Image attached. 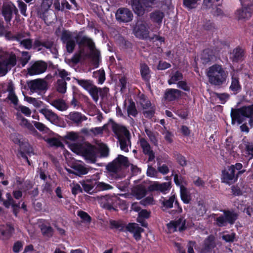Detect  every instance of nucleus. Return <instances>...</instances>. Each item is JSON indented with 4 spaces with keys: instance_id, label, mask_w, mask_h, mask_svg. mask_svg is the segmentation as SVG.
I'll list each match as a JSON object with an SVG mask.
<instances>
[{
    "instance_id": "nucleus-1",
    "label": "nucleus",
    "mask_w": 253,
    "mask_h": 253,
    "mask_svg": "<svg viewBox=\"0 0 253 253\" xmlns=\"http://www.w3.org/2000/svg\"><path fill=\"white\" fill-rule=\"evenodd\" d=\"M231 117L232 123L236 121L239 125L244 121V117L249 118V123L251 127H253V104L243 106L238 109L232 108Z\"/></svg>"
},
{
    "instance_id": "nucleus-2",
    "label": "nucleus",
    "mask_w": 253,
    "mask_h": 253,
    "mask_svg": "<svg viewBox=\"0 0 253 253\" xmlns=\"http://www.w3.org/2000/svg\"><path fill=\"white\" fill-rule=\"evenodd\" d=\"M207 76L210 83L217 86L221 85L225 82L227 77L222 65L217 64L212 65L209 68Z\"/></svg>"
},
{
    "instance_id": "nucleus-3",
    "label": "nucleus",
    "mask_w": 253,
    "mask_h": 253,
    "mask_svg": "<svg viewBox=\"0 0 253 253\" xmlns=\"http://www.w3.org/2000/svg\"><path fill=\"white\" fill-rule=\"evenodd\" d=\"M71 150L74 152L81 154L90 163H94L96 161L95 147L89 143L85 145L73 144L71 145Z\"/></svg>"
},
{
    "instance_id": "nucleus-4",
    "label": "nucleus",
    "mask_w": 253,
    "mask_h": 253,
    "mask_svg": "<svg viewBox=\"0 0 253 253\" xmlns=\"http://www.w3.org/2000/svg\"><path fill=\"white\" fill-rule=\"evenodd\" d=\"M223 215L217 217L215 221L216 225L219 227L226 226L228 224L233 225L239 217V214L234 210H224Z\"/></svg>"
},
{
    "instance_id": "nucleus-5",
    "label": "nucleus",
    "mask_w": 253,
    "mask_h": 253,
    "mask_svg": "<svg viewBox=\"0 0 253 253\" xmlns=\"http://www.w3.org/2000/svg\"><path fill=\"white\" fill-rule=\"evenodd\" d=\"M128 164L127 158L123 155H119L112 162L107 164L106 169L109 172L117 173L121 170L123 166L127 167Z\"/></svg>"
},
{
    "instance_id": "nucleus-6",
    "label": "nucleus",
    "mask_w": 253,
    "mask_h": 253,
    "mask_svg": "<svg viewBox=\"0 0 253 253\" xmlns=\"http://www.w3.org/2000/svg\"><path fill=\"white\" fill-rule=\"evenodd\" d=\"M1 14L6 22L9 23L12 18L13 14L17 15L18 10L13 2L10 1H5L2 4Z\"/></svg>"
},
{
    "instance_id": "nucleus-7",
    "label": "nucleus",
    "mask_w": 253,
    "mask_h": 253,
    "mask_svg": "<svg viewBox=\"0 0 253 253\" xmlns=\"http://www.w3.org/2000/svg\"><path fill=\"white\" fill-rule=\"evenodd\" d=\"M102 207L109 211H118V205L120 204V199L116 196L105 195L101 198Z\"/></svg>"
},
{
    "instance_id": "nucleus-8",
    "label": "nucleus",
    "mask_w": 253,
    "mask_h": 253,
    "mask_svg": "<svg viewBox=\"0 0 253 253\" xmlns=\"http://www.w3.org/2000/svg\"><path fill=\"white\" fill-rule=\"evenodd\" d=\"M74 38L75 37H73L71 32L66 30L62 31L61 40L63 43L66 44V50L69 53H72L76 47V41Z\"/></svg>"
},
{
    "instance_id": "nucleus-9",
    "label": "nucleus",
    "mask_w": 253,
    "mask_h": 253,
    "mask_svg": "<svg viewBox=\"0 0 253 253\" xmlns=\"http://www.w3.org/2000/svg\"><path fill=\"white\" fill-rule=\"evenodd\" d=\"M220 180L222 183L230 185L238 180V176H235L233 168L227 167L221 171Z\"/></svg>"
},
{
    "instance_id": "nucleus-10",
    "label": "nucleus",
    "mask_w": 253,
    "mask_h": 253,
    "mask_svg": "<svg viewBox=\"0 0 253 253\" xmlns=\"http://www.w3.org/2000/svg\"><path fill=\"white\" fill-rule=\"evenodd\" d=\"M246 48L238 45L234 48L230 54V59L233 63H239L243 62L246 58Z\"/></svg>"
},
{
    "instance_id": "nucleus-11",
    "label": "nucleus",
    "mask_w": 253,
    "mask_h": 253,
    "mask_svg": "<svg viewBox=\"0 0 253 253\" xmlns=\"http://www.w3.org/2000/svg\"><path fill=\"white\" fill-rule=\"evenodd\" d=\"M138 143L142 149L143 154L148 156V161H154L155 158V153L146 139L144 137L139 138Z\"/></svg>"
},
{
    "instance_id": "nucleus-12",
    "label": "nucleus",
    "mask_w": 253,
    "mask_h": 253,
    "mask_svg": "<svg viewBox=\"0 0 253 253\" xmlns=\"http://www.w3.org/2000/svg\"><path fill=\"white\" fill-rule=\"evenodd\" d=\"M186 220L182 216L174 220H171L167 224V228L169 230L172 231L173 232L178 231L182 232L187 229L186 226Z\"/></svg>"
},
{
    "instance_id": "nucleus-13",
    "label": "nucleus",
    "mask_w": 253,
    "mask_h": 253,
    "mask_svg": "<svg viewBox=\"0 0 253 253\" xmlns=\"http://www.w3.org/2000/svg\"><path fill=\"white\" fill-rule=\"evenodd\" d=\"M116 18L119 22L127 23L133 18L132 12L127 8H119L116 11Z\"/></svg>"
},
{
    "instance_id": "nucleus-14",
    "label": "nucleus",
    "mask_w": 253,
    "mask_h": 253,
    "mask_svg": "<svg viewBox=\"0 0 253 253\" xmlns=\"http://www.w3.org/2000/svg\"><path fill=\"white\" fill-rule=\"evenodd\" d=\"M135 36L141 39H147L148 37L149 31L146 23L142 21H138L134 28Z\"/></svg>"
},
{
    "instance_id": "nucleus-15",
    "label": "nucleus",
    "mask_w": 253,
    "mask_h": 253,
    "mask_svg": "<svg viewBox=\"0 0 253 253\" xmlns=\"http://www.w3.org/2000/svg\"><path fill=\"white\" fill-rule=\"evenodd\" d=\"M75 39L80 46H87L90 50H93L95 48V44L93 41L85 36H83L82 32H80L75 37Z\"/></svg>"
},
{
    "instance_id": "nucleus-16",
    "label": "nucleus",
    "mask_w": 253,
    "mask_h": 253,
    "mask_svg": "<svg viewBox=\"0 0 253 253\" xmlns=\"http://www.w3.org/2000/svg\"><path fill=\"white\" fill-rule=\"evenodd\" d=\"M47 68L46 62L43 61H38L35 62L28 69V74L30 76L39 75L44 73Z\"/></svg>"
},
{
    "instance_id": "nucleus-17",
    "label": "nucleus",
    "mask_w": 253,
    "mask_h": 253,
    "mask_svg": "<svg viewBox=\"0 0 253 253\" xmlns=\"http://www.w3.org/2000/svg\"><path fill=\"white\" fill-rule=\"evenodd\" d=\"M144 231V230L136 223L130 222L126 226V231L133 234L134 238L137 241L141 240L142 238L141 233Z\"/></svg>"
},
{
    "instance_id": "nucleus-18",
    "label": "nucleus",
    "mask_w": 253,
    "mask_h": 253,
    "mask_svg": "<svg viewBox=\"0 0 253 253\" xmlns=\"http://www.w3.org/2000/svg\"><path fill=\"white\" fill-rule=\"evenodd\" d=\"M27 84L30 90L34 92L43 91L46 88V83L42 79L31 80L27 82Z\"/></svg>"
},
{
    "instance_id": "nucleus-19",
    "label": "nucleus",
    "mask_w": 253,
    "mask_h": 253,
    "mask_svg": "<svg viewBox=\"0 0 253 253\" xmlns=\"http://www.w3.org/2000/svg\"><path fill=\"white\" fill-rule=\"evenodd\" d=\"M52 3L53 0H42V2L38 9V14L41 18L44 20H46V13Z\"/></svg>"
},
{
    "instance_id": "nucleus-20",
    "label": "nucleus",
    "mask_w": 253,
    "mask_h": 253,
    "mask_svg": "<svg viewBox=\"0 0 253 253\" xmlns=\"http://www.w3.org/2000/svg\"><path fill=\"white\" fill-rule=\"evenodd\" d=\"M183 92L177 89L168 88L165 91L164 98L168 101H173L179 99Z\"/></svg>"
},
{
    "instance_id": "nucleus-21",
    "label": "nucleus",
    "mask_w": 253,
    "mask_h": 253,
    "mask_svg": "<svg viewBox=\"0 0 253 253\" xmlns=\"http://www.w3.org/2000/svg\"><path fill=\"white\" fill-rule=\"evenodd\" d=\"M171 183L170 182H163L161 184L154 183L148 187V190L149 192L160 191L161 192L165 193L166 191H169Z\"/></svg>"
},
{
    "instance_id": "nucleus-22",
    "label": "nucleus",
    "mask_w": 253,
    "mask_h": 253,
    "mask_svg": "<svg viewBox=\"0 0 253 253\" xmlns=\"http://www.w3.org/2000/svg\"><path fill=\"white\" fill-rule=\"evenodd\" d=\"M231 84L229 86V89L233 94L236 95L242 90V85L240 83V79L238 75L234 74L231 75Z\"/></svg>"
},
{
    "instance_id": "nucleus-23",
    "label": "nucleus",
    "mask_w": 253,
    "mask_h": 253,
    "mask_svg": "<svg viewBox=\"0 0 253 253\" xmlns=\"http://www.w3.org/2000/svg\"><path fill=\"white\" fill-rule=\"evenodd\" d=\"M215 246V238L213 235H210L205 239L204 245L201 249V253H210Z\"/></svg>"
},
{
    "instance_id": "nucleus-24",
    "label": "nucleus",
    "mask_w": 253,
    "mask_h": 253,
    "mask_svg": "<svg viewBox=\"0 0 253 253\" xmlns=\"http://www.w3.org/2000/svg\"><path fill=\"white\" fill-rule=\"evenodd\" d=\"M39 111L51 123H56L58 121V117L57 114L52 112L51 110L47 108L46 107H44Z\"/></svg>"
},
{
    "instance_id": "nucleus-25",
    "label": "nucleus",
    "mask_w": 253,
    "mask_h": 253,
    "mask_svg": "<svg viewBox=\"0 0 253 253\" xmlns=\"http://www.w3.org/2000/svg\"><path fill=\"white\" fill-rule=\"evenodd\" d=\"M66 117L75 124L76 126H79L83 121L87 119L85 116H83L81 113L78 112H71Z\"/></svg>"
},
{
    "instance_id": "nucleus-26",
    "label": "nucleus",
    "mask_w": 253,
    "mask_h": 253,
    "mask_svg": "<svg viewBox=\"0 0 253 253\" xmlns=\"http://www.w3.org/2000/svg\"><path fill=\"white\" fill-rule=\"evenodd\" d=\"M131 6L134 12L140 16L144 13L145 6L143 0H131Z\"/></svg>"
},
{
    "instance_id": "nucleus-27",
    "label": "nucleus",
    "mask_w": 253,
    "mask_h": 253,
    "mask_svg": "<svg viewBox=\"0 0 253 253\" xmlns=\"http://www.w3.org/2000/svg\"><path fill=\"white\" fill-rule=\"evenodd\" d=\"M72 168L74 169V171H72L70 169H67L69 173H74L78 176L86 174L88 171L87 168L79 164H74L72 166Z\"/></svg>"
},
{
    "instance_id": "nucleus-28",
    "label": "nucleus",
    "mask_w": 253,
    "mask_h": 253,
    "mask_svg": "<svg viewBox=\"0 0 253 253\" xmlns=\"http://www.w3.org/2000/svg\"><path fill=\"white\" fill-rule=\"evenodd\" d=\"M165 17V13L160 10H155L150 13V18L154 22L159 25L162 23L163 18Z\"/></svg>"
},
{
    "instance_id": "nucleus-29",
    "label": "nucleus",
    "mask_w": 253,
    "mask_h": 253,
    "mask_svg": "<svg viewBox=\"0 0 253 253\" xmlns=\"http://www.w3.org/2000/svg\"><path fill=\"white\" fill-rule=\"evenodd\" d=\"M140 66V71L142 79L145 82H149L151 78V71L149 67L146 63H141Z\"/></svg>"
},
{
    "instance_id": "nucleus-30",
    "label": "nucleus",
    "mask_w": 253,
    "mask_h": 253,
    "mask_svg": "<svg viewBox=\"0 0 253 253\" xmlns=\"http://www.w3.org/2000/svg\"><path fill=\"white\" fill-rule=\"evenodd\" d=\"M236 14L239 19H248L252 16L251 8L248 6L237 10Z\"/></svg>"
},
{
    "instance_id": "nucleus-31",
    "label": "nucleus",
    "mask_w": 253,
    "mask_h": 253,
    "mask_svg": "<svg viewBox=\"0 0 253 253\" xmlns=\"http://www.w3.org/2000/svg\"><path fill=\"white\" fill-rule=\"evenodd\" d=\"M14 232V228L11 224H6L4 229H0V233L2 236V240L10 239Z\"/></svg>"
},
{
    "instance_id": "nucleus-32",
    "label": "nucleus",
    "mask_w": 253,
    "mask_h": 253,
    "mask_svg": "<svg viewBox=\"0 0 253 253\" xmlns=\"http://www.w3.org/2000/svg\"><path fill=\"white\" fill-rule=\"evenodd\" d=\"M147 191L144 185H138L135 187L133 192L137 199H141L146 196Z\"/></svg>"
},
{
    "instance_id": "nucleus-33",
    "label": "nucleus",
    "mask_w": 253,
    "mask_h": 253,
    "mask_svg": "<svg viewBox=\"0 0 253 253\" xmlns=\"http://www.w3.org/2000/svg\"><path fill=\"white\" fill-rule=\"evenodd\" d=\"M214 57L212 50L207 48L203 50L201 59L204 63L207 64L213 60Z\"/></svg>"
},
{
    "instance_id": "nucleus-34",
    "label": "nucleus",
    "mask_w": 253,
    "mask_h": 253,
    "mask_svg": "<svg viewBox=\"0 0 253 253\" xmlns=\"http://www.w3.org/2000/svg\"><path fill=\"white\" fill-rule=\"evenodd\" d=\"M180 198L182 202L184 204H189L191 200V197L187 188L183 185L180 186Z\"/></svg>"
},
{
    "instance_id": "nucleus-35",
    "label": "nucleus",
    "mask_w": 253,
    "mask_h": 253,
    "mask_svg": "<svg viewBox=\"0 0 253 253\" xmlns=\"http://www.w3.org/2000/svg\"><path fill=\"white\" fill-rule=\"evenodd\" d=\"M76 83L82 86L84 89L88 90L90 87L92 86L93 82L90 80L74 78Z\"/></svg>"
},
{
    "instance_id": "nucleus-36",
    "label": "nucleus",
    "mask_w": 253,
    "mask_h": 253,
    "mask_svg": "<svg viewBox=\"0 0 253 253\" xmlns=\"http://www.w3.org/2000/svg\"><path fill=\"white\" fill-rule=\"evenodd\" d=\"M207 208L204 201L200 200L197 203V207L196 209V212L197 215L203 216L207 211Z\"/></svg>"
},
{
    "instance_id": "nucleus-37",
    "label": "nucleus",
    "mask_w": 253,
    "mask_h": 253,
    "mask_svg": "<svg viewBox=\"0 0 253 253\" xmlns=\"http://www.w3.org/2000/svg\"><path fill=\"white\" fill-rule=\"evenodd\" d=\"M127 112L128 115H131L134 117H136L138 114L135 103L131 99L129 100V105L127 108Z\"/></svg>"
},
{
    "instance_id": "nucleus-38",
    "label": "nucleus",
    "mask_w": 253,
    "mask_h": 253,
    "mask_svg": "<svg viewBox=\"0 0 253 253\" xmlns=\"http://www.w3.org/2000/svg\"><path fill=\"white\" fill-rule=\"evenodd\" d=\"M57 91L60 93H65L67 89V83L64 79H58L56 85Z\"/></svg>"
},
{
    "instance_id": "nucleus-39",
    "label": "nucleus",
    "mask_w": 253,
    "mask_h": 253,
    "mask_svg": "<svg viewBox=\"0 0 253 253\" xmlns=\"http://www.w3.org/2000/svg\"><path fill=\"white\" fill-rule=\"evenodd\" d=\"M182 79V74L180 71H177L173 75L170 76V79L168 80V84L170 85L174 84L177 81L179 82Z\"/></svg>"
},
{
    "instance_id": "nucleus-40",
    "label": "nucleus",
    "mask_w": 253,
    "mask_h": 253,
    "mask_svg": "<svg viewBox=\"0 0 253 253\" xmlns=\"http://www.w3.org/2000/svg\"><path fill=\"white\" fill-rule=\"evenodd\" d=\"M51 105L59 111H63L67 109L65 103L60 99H56L53 101Z\"/></svg>"
},
{
    "instance_id": "nucleus-41",
    "label": "nucleus",
    "mask_w": 253,
    "mask_h": 253,
    "mask_svg": "<svg viewBox=\"0 0 253 253\" xmlns=\"http://www.w3.org/2000/svg\"><path fill=\"white\" fill-rule=\"evenodd\" d=\"M2 60L10 69L14 67L17 62L16 57L14 54H11L7 58Z\"/></svg>"
},
{
    "instance_id": "nucleus-42",
    "label": "nucleus",
    "mask_w": 253,
    "mask_h": 253,
    "mask_svg": "<svg viewBox=\"0 0 253 253\" xmlns=\"http://www.w3.org/2000/svg\"><path fill=\"white\" fill-rule=\"evenodd\" d=\"M112 129L113 132L118 135L121 133L125 132L126 131V128L124 126H121L119 124L113 122L112 124Z\"/></svg>"
},
{
    "instance_id": "nucleus-43",
    "label": "nucleus",
    "mask_w": 253,
    "mask_h": 253,
    "mask_svg": "<svg viewBox=\"0 0 253 253\" xmlns=\"http://www.w3.org/2000/svg\"><path fill=\"white\" fill-rule=\"evenodd\" d=\"M92 97L93 100L97 101L99 99V88L94 84L87 90Z\"/></svg>"
},
{
    "instance_id": "nucleus-44",
    "label": "nucleus",
    "mask_w": 253,
    "mask_h": 253,
    "mask_svg": "<svg viewBox=\"0 0 253 253\" xmlns=\"http://www.w3.org/2000/svg\"><path fill=\"white\" fill-rule=\"evenodd\" d=\"M77 215L82 219L83 222L89 223L91 221V216L83 211H78Z\"/></svg>"
},
{
    "instance_id": "nucleus-45",
    "label": "nucleus",
    "mask_w": 253,
    "mask_h": 253,
    "mask_svg": "<svg viewBox=\"0 0 253 253\" xmlns=\"http://www.w3.org/2000/svg\"><path fill=\"white\" fill-rule=\"evenodd\" d=\"M174 157L176 160L177 162L182 167H184L187 164L186 158L179 153H174Z\"/></svg>"
},
{
    "instance_id": "nucleus-46",
    "label": "nucleus",
    "mask_w": 253,
    "mask_h": 253,
    "mask_svg": "<svg viewBox=\"0 0 253 253\" xmlns=\"http://www.w3.org/2000/svg\"><path fill=\"white\" fill-rule=\"evenodd\" d=\"M10 139L14 143L18 145L20 147H22L24 144V142L21 141V136L18 133H11Z\"/></svg>"
},
{
    "instance_id": "nucleus-47",
    "label": "nucleus",
    "mask_w": 253,
    "mask_h": 253,
    "mask_svg": "<svg viewBox=\"0 0 253 253\" xmlns=\"http://www.w3.org/2000/svg\"><path fill=\"white\" fill-rule=\"evenodd\" d=\"M94 75L98 78V83L99 84H102L105 79V73L103 69H100L94 73Z\"/></svg>"
},
{
    "instance_id": "nucleus-48",
    "label": "nucleus",
    "mask_w": 253,
    "mask_h": 253,
    "mask_svg": "<svg viewBox=\"0 0 253 253\" xmlns=\"http://www.w3.org/2000/svg\"><path fill=\"white\" fill-rule=\"evenodd\" d=\"M41 231L44 236L52 237L53 235V229L50 226L45 225H42Z\"/></svg>"
},
{
    "instance_id": "nucleus-49",
    "label": "nucleus",
    "mask_w": 253,
    "mask_h": 253,
    "mask_svg": "<svg viewBox=\"0 0 253 253\" xmlns=\"http://www.w3.org/2000/svg\"><path fill=\"white\" fill-rule=\"evenodd\" d=\"M175 196L172 195L170 196L169 199L165 200L162 203L163 207L167 209H170L173 207V203L175 201Z\"/></svg>"
},
{
    "instance_id": "nucleus-50",
    "label": "nucleus",
    "mask_w": 253,
    "mask_h": 253,
    "mask_svg": "<svg viewBox=\"0 0 253 253\" xmlns=\"http://www.w3.org/2000/svg\"><path fill=\"white\" fill-rule=\"evenodd\" d=\"M99 151L102 157H106L109 155V149L106 144L102 143L99 145Z\"/></svg>"
},
{
    "instance_id": "nucleus-51",
    "label": "nucleus",
    "mask_w": 253,
    "mask_h": 253,
    "mask_svg": "<svg viewBox=\"0 0 253 253\" xmlns=\"http://www.w3.org/2000/svg\"><path fill=\"white\" fill-rule=\"evenodd\" d=\"M110 225L111 226V228H116L119 229L120 231H126L124 230V228H126V226L124 223H120L115 220H111L110 221Z\"/></svg>"
},
{
    "instance_id": "nucleus-52",
    "label": "nucleus",
    "mask_w": 253,
    "mask_h": 253,
    "mask_svg": "<svg viewBox=\"0 0 253 253\" xmlns=\"http://www.w3.org/2000/svg\"><path fill=\"white\" fill-rule=\"evenodd\" d=\"M10 70L11 69L2 59L0 60V74L1 76H5Z\"/></svg>"
},
{
    "instance_id": "nucleus-53",
    "label": "nucleus",
    "mask_w": 253,
    "mask_h": 253,
    "mask_svg": "<svg viewBox=\"0 0 253 253\" xmlns=\"http://www.w3.org/2000/svg\"><path fill=\"white\" fill-rule=\"evenodd\" d=\"M174 112L177 115L182 119H186L188 115V111L184 107H181L180 109L175 110Z\"/></svg>"
},
{
    "instance_id": "nucleus-54",
    "label": "nucleus",
    "mask_w": 253,
    "mask_h": 253,
    "mask_svg": "<svg viewBox=\"0 0 253 253\" xmlns=\"http://www.w3.org/2000/svg\"><path fill=\"white\" fill-rule=\"evenodd\" d=\"M96 188L99 191L107 190L113 189V186L111 185L103 182H98L96 183Z\"/></svg>"
},
{
    "instance_id": "nucleus-55",
    "label": "nucleus",
    "mask_w": 253,
    "mask_h": 253,
    "mask_svg": "<svg viewBox=\"0 0 253 253\" xmlns=\"http://www.w3.org/2000/svg\"><path fill=\"white\" fill-rule=\"evenodd\" d=\"M119 140L121 150L128 152L129 150L127 144V139L124 137L121 138L119 137Z\"/></svg>"
},
{
    "instance_id": "nucleus-56",
    "label": "nucleus",
    "mask_w": 253,
    "mask_h": 253,
    "mask_svg": "<svg viewBox=\"0 0 253 253\" xmlns=\"http://www.w3.org/2000/svg\"><path fill=\"white\" fill-rule=\"evenodd\" d=\"M30 58L31 56L29 55L28 52L24 51L22 52V57L20 59V64L23 67H24L27 64V63L30 59Z\"/></svg>"
},
{
    "instance_id": "nucleus-57",
    "label": "nucleus",
    "mask_w": 253,
    "mask_h": 253,
    "mask_svg": "<svg viewBox=\"0 0 253 253\" xmlns=\"http://www.w3.org/2000/svg\"><path fill=\"white\" fill-rule=\"evenodd\" d=\"M17 2L18 6L20 10L21 14L24 16L27 17L28 16V14L26 13L27 7V4L21 0H18Z\"/></svg>"
},
{
    "instance_id": "nucleus-58",
    "label": "nucleus",
    "mask_w": 253,
    "mask_h": 253,
    "mask_svg": "<svg viewBox=\"0 0 253 253\" xmlns=\"http://www.w3.org/2000/svg\"><path fill=\"white\" fill-rule=\"evenodd\" d=\"M48 143L51 146H55L56 147H60L63 146L61 141L56 138H51L48 139Z\"/></svg>"
},
{
    "instance_id": "nucleus-59",
    "label": "nucleus",
    "mask_w": 253,
    "mask_h": 253,
    "mask_svg": "<svg viewBox=\"0 0 253 253\" xmlns=\"http://www.w3.org/2000/svg\"><path fill=\"white\" fill-rule=\"evenodd\" d=\"M6 197L7 199L6 200H3L2 202H3V206L5 208H8L10 206L12 207L14 200L12 198L11 195L9 193H6Z\"/></svg>"
},
{
    "instance_id": "nucleus-60",
    "label": "nucleus",
    "mask_w": 253,
    "mask_h": 253,
    "mask_svg": "<svg viewBox=\"0 0 253 253\" xmlns=\"http://www.w3.org/2000/svg\"><path fill=\"white\" fill-rule=\"evenodd\" d=\"M26 100L28 103L32 104L36 107H40L42 104V101L38 100L35 98L32 97H27Z\"/></svg>"
},
{
    "instance_id": "nucleus-61",
    "label": "nucleus",
    "mask_w": 253,
    "mask_h": 253,
    "mask_svg": "<svg viewBox=\"0 0 253 253\" xmlns=\"http://www.w3.org/2000/svg\"><path fill=\"white\" fill-rule=\"evenodd\" d=\"M145 132L148 136L150 141L154 144L156 145L157 143L158 140L154 132L148 129H145Z\"/></svg>"
},
{
    "instance_id": "nucleus-62",
    "label": "nucleus",
    "mask_w": 253,
    "mask_h": 253,
    "mask_svg": "<svg viewBox=\"0 0 253 253\" xmlns=\"http://www.w3.org/2000/svg\"><path fill=\"white\" fill-rule=\"evenodd\" d=\"M23 242L21 241H17L14 243L12 250L15 253H18L23 247Z\"/></svg>"
},
{
    "instance_id": "nucleus-63",
    "label": "nucleus",
    "mask_w": 253,
    "mask_h": 253,
    "mask_svg": "<svg viewBox=\"0 0 253 253\" xmlns=\"http://www.w3.org/2000/svg\"><path fill=\"white\" fill-rule=\"evenodd\" d=\"M216 96L219 98L220 103L224 104L229 98V95L226 93H216Z\"/></svg>"
},
{
    "instance_id": "nucleus-64",
    "label": "nucleus",
    "mask_w": 253,
    "mask_h": 253,
    "mask_svg": "<svg viewBox=\"0 0 253 253\" xmlns=\"http://www.w3.org/2000/svg\"><path fill=\"white\" fill-rule=\"evenodd\" d=\"M177 86L178 88L186 91H190V87L188 85L187 83L184 81H180L177 83Z\"/></svg>"
}]
</instances>
